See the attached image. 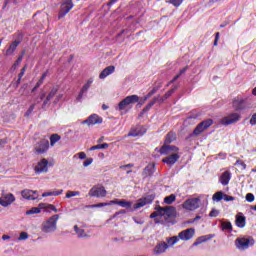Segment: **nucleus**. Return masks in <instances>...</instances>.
Returning <instances> with one entry per match:
<instances>
[{
  "mask_svg": "<svg viewBox=\"0 0 256 256\" xmlns=\"http://www.w3.org/2000/svg\"><path fill=\"white\" fill-rule=\"evenodd\" d=\"M255 245V239L253 237H238L235 240V247L238 248L239 251H247L249 247H253Z\"/></svg>",
  "mask_w": 256,
  "mask_h": 256,
  "instance_id": "f257e3e1",
  "label": "nucleus"
},
{
  "mask_svg": "<svg viewBox=\"0 0 256 256\" xmlns=\"http://www.w3.org/2000/svg\"><path fill=\"white\" fill-rule=\"evenodd\" d=\"M59 221V215H53L48 220L42 223L41 230L43 233H53L57 230V222Z\"/></svg>",
  "mask_w": 256,
  "mask_h": 256,
  "instance_id": "f03ea898",
  "label": "nucleus"
},
{
  "mask_svg": "<svg viewBox=\"0 0 256 256\" xmlns=\"http://www.w3.org/2000/svg\"><path fill=\"white\" fill-rule=\"evenodd\" d=\"M135 103H139V97L135 94L129 95L119 102L118 109L119 111H125V109L135 105Z\"/></svg>",
  "mask_w": 256,
  "mask_h": 256,
  "instance_id": "7ed1b4c3",
  "label": "nucleus"
},
{
  "mask_svg": "<svg viewBox=\"0 0 256 256\" xmlns=\"http://www.w3.org/2000/svg\"><path fill=\"white\" fill-rule=\"evenodd\" d=\"M51 167V163L46 158L40 159L34 166V171L36 175H41V173H47Z\"/></svg>",
  "mask_w": 256,
  "mask_h": 256,
  "instance_id": "20e7f679",
  "label": "nucleus"
},
{
  "mask_svg": "<svg viewBox=\"0 0 256 256\" xmlns=\"http://www.w3.org/2000/svg\"><path fill=\"white\" fill-rule=\"evenodd\" d=\"M182 207L186 211H195L201 207V198H190L182 204Z\"/></svg>",
  "mask_w": 256,
  "mask_h": 256,
  "instance_id": "39448f33",
  "label": "nucleus"
},
{
  "mask_svg": "<svg viewBox=\"0 0 256 256\" xmlns=\"http://www.w3.org/2000/svg\"><path fill=\"white\" fill-rule=\"evenodd\" d=\"M49 151V140H41L34 146V153L36 155H43V153H47Z\"/></svg>",
  "mask_w": 256,
  "mask_h": 256,
  "instance_id": "423d86ee",
  "label": "nucleus"
},
{
  "mask_svg": "<svg viewBox=\"0 0 256 256\" xmlns=\"http://www.w3.org/2000/svg\"><path fill=\"white\" fill-rule=\"evenodd\" d=\"M241 119V114L239 113H231L228 116L220 119V125H233V123H237Z\"/></svg>",
  "mask_w": 256,
  "mask_h": 256,
  "instance_id": "0eeeda50",
  "label": "nucleus"
},
{
  "mask_svg": "<svg viewBox=\"0 0 256 256\" xmlns=\"http://www.w3.org/2000/svg\"><path fill=\"white\" fill-rule=\"evenodd\" d=\"M15 203V195L12 193H2L0 196L1 207H9Z\"/></svg>",
  "mask_w": 256,
  "mask_h": 256,
  "instance_id": "6e6552de",
  "label": "nucleus"
},
{
  "mask_svg": "<svg viewBox=\"0 0 256 256\" xmlns=\"http://www.w3.org/2000/svg\"><path fill=\"white\" fill-rule=\"evenodd\" d=\"M73 9V0H65L61 5L60 13L58 15L59 19H63Z\"/></svg>",
  "mask_w": 256,
  "mask_h": 256,
  "instance_id": "1a4fd4ad",
  "label": "nucleus"
},
{
  "mask_svg": "<svg viewBox=\"0 0 256 256\" xmlns=\"http://www.w3.org/2000/svg\"><path fill=\"white\" fill-rule=\"evenodd\" d=\"M195 235V230L193 228H189L186 230H183L178 234V239L181 241H190V239H193Z\"/></svg>",
  "mask_w": 256,
  "mask_h": 256,
  "instance_id": "9d476101",
  "label": "nucleus"
},
{
  "mask_svg": "<svg viewBox=\"0 0 256 256\" xmlns=\"http://www.w3.org/2000/svg\"><path fill=\"white\" fill-rule=\"evenodd\" d=\"M213 125V120L208 119L202 123H200L195 129H194V135H201L203 131L206 129H209L210 126Z\"/></svg>",
  "mask_w": 256,
  "mask_h": 256,
  "instance_id": "9b49d317",
  "label": "nucleus"
},
{
  "mask_svg": "<svg viewBox=\"0 0 256 256\" xmlns=\"http://www.w3.org/2000/svg\"><path fill=\"white\" fill-rule=\"evenodd\" d=\"M88 195L89 197H107V190L103 187H93Z\"/></svg>",
  "mask_w": 256,
  "mask_h": 256,
  "instance_id": "f8f14e48",
  "label": "nucleus"
},
{
  "mask_svg": "<svg viewBox=\"0 0 256 256\" xmlns=\"http://www.w3.org/2000/svg\"><path fill=\"white\" fill-rule=\"evenodd\" d=\"M21 195L23 199H26L27 201H36V199H39V195L35 190H23Z\"/></svg>",
  "mask_w": 256,
  "mask_h": 256,
  "instance_id": "ddd939ff",
  "label": "nucleus"
},
{
  "mask_svg": "<svg viewBox=\"0 0 256 256\" xmlns=\"http://www.w3.org/2000/svg\"><path fill=\"white\" fill-rule=\"evenodd\" d=\"M169 211H175L173 207H166V208H159L157 212H154L150 215L151 219H155L157 215H167L170 217V215H173V212Z\"/></svg>",
  "mask_w": 256,
  "mask_h": 256,
  "instance_id": "4468645a",
  "label": "nucleus"
},
{
  "mask_svg": "<svg viewBox=\"0 0 256 256\" xmlns=\"http://www.w3.org/2000/svg\"><path fill=\"white\" fill-rule=\"evenodd\" d=\"M84 123H87L89 127L92 125H101L103 123V118L99 117L97 114L91 115Z\"/></svg>",
  "mask_w": 256,
  "mask_h": 256,
  "instance_id": "2eb2a0df",
  "label": "nucleus"
},
{
  "mask_svg": "<svg viewBox=\"0 0 256 256\" xmlns=\"http://www.w3.org/2000/svg\"><path fill=\"white\" fill-rule=\"evenodd\" d=\"M154 197L153 196H147L144 198H141L137 201L136 204H134V209H141V207H145V205L152 203Z\"/></svg>",
  "mask_w": 256,
  "mask_h": 256,
  "instance_id": "dca6fc26",
  "label": "nucleus"
},
{
  "mask_svg": "<svg viewBox=\"0 0 256 256\" xmlns=\"http://www.w3.org/2000/svg\"><path fill=\"white\" fill-rule=\"evenodd\" d=\"M155 151L156 153H160V155H168V153H171V151L175 152L178 151V149L177 147L164 145L160 149L156 148Z\"/></svg>",
  "mask_w": 256,
  "mask_h": 256,
  "instance_id": "f3484780",
  "label": "nucleus"
},
{
  "mask_svg": "<svg viewBox=\"0 0 256 256\" xmlns=\"http://www.w3.org/2000/svg\"><path fill=\"white\" fill-rule=\"evenodd\" d=\"M45 209V203L38 204L37 207H32L31 209L26 211V215H39L41 211Z\"/></svg>",
  "mask_w": 256,
  "mask_h": 256,
  "instance_id": "a211bd4d",
  "label": "nucleus"
},
{
  "mask_svg": "<svg viewBox=\"0 0 256 256\" xmlns=\"http://www.w3.org/2000/svg\"><path fill=\"white\" fill-rule=\"evenodd\" d=\"M115 73V66H108L106 67L99 75V79H105L109 77V75Z\"/></svg>",
  "mask_w": 256,
  "mask_h": 256,
  "instance_id": "6ab92c4d",
  "label": "nucleus"
},
{
  "mask_svg": "<svg viewBox=\"0 0 256 256\" xmlns=\"http://www.w3.org/2000/svg\"><path fill=\"white\" fill-rule=\"evenodd\" d=\"M91 87V82H87L82 89L80 90V92L78 93L76 100L77 101H81L84 97L85 94L87 93V91H89V88Z\"/></svg>",
  "mask_w": 256,
  "mask_h": 256,
  "instance_id": "aec40b11",
  "label": "nucleus"
},
{
  "mask_svg": "<svg viewBox=\"0 0 256 256\" xmlns=\"http://www.w3.org/2000/svg\"><path fill=\"white\" fill-rule=\"evenodd\" d=\"M163 163H166V165H175L177 161H179V156L177 154H172L166 158H164Z\"/></svg>",
  "mask_w": 256,
  "mask_h": 256,
  "instance_id": "412c9836",
  "label": "nucleus"
},
{
  "mask_svg": "<svg viewBox=\"0 0 256 256\" xmlns=\"http://www.w3.org/2000/svg\"><path fill=\"white\" fill-rule=\"evenodd\" d=\"M245 221V216H243L242 213L236 215V225L237 227H240V229H243V227H245Z\"/></svg>",
  "mask_w": 256,
  "mask_h": 256,
  "instance_id": "4be33fe9",
  "label": "nucleus"
},
{
  "mask_svg": "<svg viewBox=\"0 0 256 256\" xmlns=\"http://www.w3.org/2000/svg\"><path fill=\"white\" fill-rule=\"evenodd\" d=\"M74 231L76 235L82 239H84L85 237H89V235L85 232V230L80 228L78 225L74 226Z\"/></svg>",
  "mask_w": 256,
  "mask_h": 256,
  "instance_id": "5701e85b",
  "label": "nucleus"
},
{
  "mask_svg": "<svg viewBox=\"0 0 256 256\" xmlns=\"http://www.w3.org/2000/svg\"><path fill=\"white\" fill-rule=\"evenodd\" d=\"M229 181H231V174L229 172H224L220 177V183L229 185Z\"/></svg>",
  "mask_w": 256,
  "mask_h": 256,
  "instance_id": "b1692460",
  "label": "nucleus"
},
{
  "mask_svg": "<svg viewBox=\"0 0 256 256\" xmlns=\"http://www.w3.org/2000/svg\"><path fill=\"white\" fill-rule=\"evenodd\" d=\"M146 131L147 130H145V128L139 126V127L136 128V132H131L129 134V137H137L139 135H145Z\"/></svg>",
  "mask_w": 256,
  "mask_h": 256,
  "instance_id": "393cba45",
  "label": "nucleus"
},
{
  "mask_svg": "<svg viewBox=\"0 0 256 256\" xmlns=\"http://www.w3.org/2000/svg\"><path fill=\"white\" fill-rule=\"evenodd\" d=\"M224 197H225V194L221 191H218V192L213 194L212 201H216L217 203H219V201L224 199Z\"/></svg>",
  "mask_w": 256,
  "mask_h": 256,
  "instance_id": "a878e982",
  "label": "nucleus"
},
{
  "mask_svg": "<svg viewBox=\"0 0 256 256\" xmlns=\"http://www.w3.org/2000/svg\"><path fill=\"white\" fill-rule=\"evenodd\" d=\"M19 45V43L17 42H13L10 47L7 49L6 51V55H13V53H15V49H17V46Z\"/></svg>",
  "mask_w": 256,
  "mask_h": 256,
  "instance_id": "bb28decb",
  "label": "nucleus"
},
{
  "mask_svg": "<svg viewBox=\"0 0 256 256\" xmlns=\"http://www.w3.org/2000/svg\"><path fill=\"white\" fill-rule=\"evenodd\" d=\"M118 205H120V207H124L125 209H131L133 203L127 200H119Z\"/></svg>",
  "mask_w": 256,
  "mask_h": 256,
  "instance_id": "cd10ccee",
  "label": "nucleus"
},
{
  "mask_svg": "<svg viewBox=\"0 0 256 256\" xmlns=\"http://www.w3.org/2000/svg\"><path fill=\"white\" fill-rule=\"evenodd\" d=\"M157 249H158V253H165V251L169 249V245L163 242L158 245Z\"/></svg>",
  "mask_w": 256,
  "mask_h": 256,
  "instance_id": "c85d7f7f",
  "label": "nucleus"
},
{
  "mask_svg": "<svg viewBox=\"0 0 256 256\" xmlns=\"http://www.w3.org/2000/svg\"><path fill=\"white\" fill-rule=\"evenodd\" d=\"M61 139V136L58 135V134H53L51 137H50V145L51 147L55 146V143H57V141H59Z\"/></svg>",
  "mask_w": 256,
  "mask_h": 256,
  "instance_id": "c756f323",
  "label": "nucleus"
},
{
  "mask_svg": "<svg viewBox=\"0 0 256 256\" xmlns=\"http://www.w3.org/2000/svg\"><path fill=\"white\" fill-rule=\"evenodd\" d=\"M175 199V194H171L170 196L164 198V203H166V205H171V203H173Z\"/></svg>",
  "mask_w": 256,
  "mask_h": 256,
  "instance_id": "7c9ffc66",
  "label": "nucleus"
},
{
  "mask_svg": "<svg viewBox=\"0 0 256 256\" xmlns=\"http://www.w3.org/2000/svg\"><path fill=\"white\" fill-rule=\"evenodd\" d=\"M61 193H63V190L60 192H45L42 194V197H57V195H61Z\"/></svg>",
  "mask_w": 256,
  "mask_h": 256,
  "instance_id": "2f4dec72",
  "label": "nucleus"
},
{
  "mask_svg": "<svg viewBox=\"0 0 256 256\" xmlns=\"http://www.w3.org/2000/svg\"><path fill=\"white\" fill-rule=\"evenodd\" d=\"M179 239H180V238L177 237V236H174V237L168 239V245H169L170 247H173V245H175L176 243L179 242Z\"/></svg>",
  "mask_w": 256,
  "mask_h": 256,
  "instance_id": "473e14b6",
  "label": "nucleus"
},
{
  "mask_svg": "<svg viewBox=\"0 0 256 256\" xmlns=\"http://www.w3.org/2000/svg\"><path fill=\"white\" fill-rule=\"evenodd\" d=\"M80 193L77 191H68L66 193V199H71V197H79Z\"/></svg>",
  "mask_w": 256,
  "mask_h": 256,
  "instance_id": "72a5a7b5",
  "label": "nucleus"
},
{
  "mask_svg": "<svg viewBox=\"0 0 256 256\" xmlns=\"http://www.w3.org/2000/svg\"><path fill=\"white\" fill-rule=\"evenodd\" d=\"M29 239V234L27 232H21L18 241H27Z\"/></svg>",
  "mask_w": 256,
  "mask_h": 256,
  "instance_id": "f704fd0d",
  "label": "nucleus"
},
{
  "mask_svg": "<svg viewBox=\"0 0 256 256\" xmlns=\"http://www.w3.org/2000/svg\"><path fill=\"white\" fill-rule=\"evenodd\" d=\"M222 229L233 231V225H231V222H222Z\"/></svg>",
  "mask_w": 256,
  "mask_h": 256,
  "instance_id": "c9c22d12",
  "label": "nucleus"
},
{
  "mask_svg": "<svg viewBox=\"0 0 256 256\" xmlns=\"http://www.w3.org/2000/svg\"><path fill=\"white\" fill-rule=\"evenodd\" d=\"M167 3H170L174 7H181L183 0H169V1H167Z\"/></svg>",
  "mask_w": 256,
  "mask_h": 256,
  "instance_id": "e433bc0d",
  "label": "nucleus"
},
{
  "mask_svg": "<svg viewBox=\"0 0 256 256\" xmlns=\"http://www.w3.org/2000/svg\"><path fill=\"white\" fill-rule=\"evenodd\" d=\"M45 209H50V211H53L54 213H59V209H57L53 204L45 203Z\"/></svg>",
  "mask_w": 256,
  "mask_h": 256,
  "instance_id": "4c0bfd02",
  "label": "nucleus"
},
{
  "mask_svg": "<svg viewBox=\"0 0 256 256\" xmlns=\"http://www.w3.org/2000/svg\"><path fill=\"white\" fill-rule=\"evenodd\" d=\"M239 103H243V99H237L233 101V107H235L237 111H241V107H239Z\"/></svg>",
  "mask_w": 256,
  "mask_h": 256,
  "instance_id": "58836bf2",
  "label": "nucleus"
},
{
  "mask_svg": "<svg viewBox=\"0 0 256 256\" xmlns=\"http://www.w3.org/2000/svg\"><path fill=\"white\" fill-rule=\"evenodd\" d=\"M25 71H27V66H24L20 73L18 74V83H21V79H23V75H25Z\"/></svg>",
  "mask_w": 256,
  "mask_h": 256,
  "instance_id": "ea45409f",
  "label": "nucleus"
},
{
  "mask_svg": "<svg viewBox=\"0 0 256 256\" xmlns=\"http://www.w3.org/2000/svg\"><path fill=\"white\" fill-rule=\"evenodd\" d=\"M246 201H248V203H253L255 201V196L252 193L246 194Z\"/></svg>",
  "mask_w": 256,
  "mask_h": 256,
  "instance_id": "a19ab883",
  "label": "nucleus"
},
{
  "mask_svg": "<svg viewBox=\"0 0 256 256\" xmlns=\"http://www.w3.org/2000/svg\"><path fill=\"white\" fill-rule=\"evenodd\" d=\"M185 71H187V68H183L182 70H180V72L172 79V83H175V81H177V79H179V77H181V75L185 73Z\"/></svg>",
  "mask_w": 256,
  "mask_h": 256,
  "instance_id": "79ce46f5",
  "label": "nucleus"
},
{
  "mask_svg": "<svg viewBox=\"0 0 256 256\" xmlns=\"http://www.w3.org/2000/svg\"><path fill=\"white\" fill-rule=\"evenodd\" d=\"M93 163V158H86V160L83 163L84 167H89Z\"/></svg>",
  "mask_w": 256,
  "mask_h": 256,
  "instance_id": "37998d69",
  "label": "nucleus"
},
{
  "mask_svg": "<svg viewBox=\"0 0 256 256\" xmlns=\"http://www.w3.org/2000/svg\"><path fill=\"white\" fill-rule=\"evenodd\" d=\"M219 210L217 209H212L210 212V217H219Z\"/></svg>",
  "mask_w": 256,
  "mask_h": 256,
  "instance_id": "c03bdc74",
  "label": "nucleus"
},
{
  "mask_svg": "<svg viewBox=\"0 0 256 256\" xmlns=\"http://www.w3.org/2000/svg\"><path fill=\"white\" fill-rule=\"evenodd\" d=\"M224 201H235V198L233 196L224 194Z\"/></svg>",
  "mask_w": 256,
  "mask_h": 256,
  "instance_id": "a18cd8bd",
  "label": "nucleus"
},
{
  "mask_svg": "<svg viewBox=\"0 0 256 256\" xmlns=\"http://www.w3.org/2000/svg\"><path fill=\"white\" fill-rule=\"evenodd\" d=\"M250 125H256V113L252 115L250 119Z\"/></svg>",
  "mask_w": 256,
  "mask_h": 256,
  "instance_id": "49530a36",
  "label": "nucleus"
},
{
  "mask_svg": "<svg viewBox=\"0 0 256 256\" xmlns=\"http://www.w3.org/2000/svg\"><path fill=\"white\" fill-rule=\"evenodd\" d=\"M77 156L79 159H87V154H85V152H79Z\"/></svg>",
  "mask_w": 256,
  "mask_h": 256,
  "instance_id": "de8ad7c7",
  "label": "nucleus"
},
{
  "mask_svg": "<svg viewBox=\"0 0 256 256\" xmlns=\"http://www.w3.org/2000/svg\"><path fill=\"white\" fill-rule=\"evenodd\" d=\"M171 95H173V90L168 91V92L164 95L162 101H164V100L167 99L168 97H171Z\"/></svg>",
  "mask_w": 256,
  "mask_h": 256,
  "instance_id": "09e8293b",
  "label": "nucleus"
},
{
  "mask_svg": "<svg viewBox=\"0 0 256 256\" xmlns=\"http://www.w3.org/2000/svg\"><path fill=\"white\" fill-rule=\"evenodd\" d=\"M107 205H109L108 203H99V204H96V205H92V208H95V207H107Z\"/></svg>",
  "mask_w": 256,
  "mask_h": 256,
  "instance_id": "8fccbe9b",
  "label": "nucleus"
},
{
  "mask_svg": "<svg viewBox=\"0 0 256 256\" xmlns=\"http://www.w3.org/2000/svg\"><path fill=\"white\" fill-rule=\"evenodd\" d=\"M47 77V72H44L41 76V78L38 81H41V85H43V81H45V78Z\"/></svg>",
  "mask_w": 256,
  "mask_h": 256,
  "instance_id": "3c124183",
  "label": "nucleus"
},
{
  "mask_svg": "<svg viewBox=\"0 0 256 256\" xmlns=\"http://www.w3.org/2000/svg\"><path fill=\"white\" fill-rule=\"evenodd\" d=\"M39 87H41V81H38L35 85V87L32 89V93L37 91V89H39Z\"/></svg>",
  "mask_w": 256,
  "mask_h": 256,
  "instance_id": "603ef678",
  "label": "nucleus"
},
{
  "mask_svg": "<svg viewBox=\"0 0 256 256\" xmlns=\"http://www.w3.org/2000/svg\"><path fill=\"white\" fill-rule=\"evenodd\" d=\"M108 205H119V200L115 199V200L109 201Z\"/></svg>",
  "mask_w": 256,
  "mask_h": 256,
  "instance_id": "864d4df0",
  "label": "nucleus"
},
{
  "mask_svg": "<svg viewBox=\"0 0 256 256\" xmlns=\"http://www.w3.org/2000/svg\"><path fill=\"white\" fill-rule=\"evenodd\" d=\"M236 165H241L242 169H246L247 165H245V163L241 162V161H237Z\"/></svg>",
  "mask_w": 256,
  "mask_h": 256,
  "instance_id": "5fc2aeb1",
  "label": "nucleus"
},
{
  "mask_svg": "<svg viewBox=\"0 0 256 256\" xmlns=\"http://www.w3.org/2000/svg\"><path fill=\"white\" fill-rule=\"evenodd\" d=\"M97 149H101L100 144L95 145V146H92V147L90 148V151H95V150H97Z\"/></svg>",
  "mask_w": 256,
  "mask_h": 256,
  "instance_id": "6e6d98bb",
  "label": "nucleus"
},
{
  "mask_svg": "<svg viewBox=\"0 0 256 256\" xmlns=\"http://www.w3.org/2000/svg\"><path fill=\"white\" fill-rule=\"evenodd\" d=\"M108 148H109V144L107 143L100 144V149H108Z\"/></svg>",
  "mask_w": 256,
  "mask_h": 256,
  "instance_id": "4d7b16f0",
  "label": "nucleus"
},
{
  "mask_svg": "<svg viewBox=\"0 0 256 256\" xmlns=\"http://www.w3.org/2000/svg\"><path fill=\"white\" fill-rule=\"evenodd\" d=\"M17 67H19V64H17V62H15L13 64V66L11 67V71H16L17 70Z\"/></svg>",
  "mask_w": 256,
  "mask_h": 256,
  "instance_id": "13d9d810",
  "label": "nucleus"
},
{
  "mask_svg": "<svg viewBox=\"0 0 256 256\" xmlns=\"http://www.w3.org/2000/svg\"><path fill=\"white\" fill-rule=\"evenodd\" d=\"M2 239H3V241H9V239H11V236H9V235H3V236H2Z\"/></svg>",
  "mask_w": 256,
  "mask_h": 256,
  "instance_id": "bf43d9fd",
  "label": "nucleus"
},
{
  "mask_svg": "<svg viewBox=\"0 0 256 256\" xmlns=\"http://www.w3.org/2000/svg\"><path fill=\"white\" fill-rule=\"evenodd\" d=\"M21 61H23V57H19L16 61L17 65H21Z\"/></svg>",
  "mask_w": 256,
  "mask_h": 256,
  "instance_id": "052dcab7",
  "label": "nucleus"
},
{
  "mask_svg": "<svg viewBox=\"0 0 256 256\" xmlns=\"http://www.w3.org/2000/svg\"><path fill=\"white\" fill-rule=\"evenodd\" d=\"M171 135H172V137H175L173 134H168V137H167V143H171V140L169 139V137H171Z\"/></svg>",
  "mask_w": 256,
  "mask_h": 256,
  "instance_id": "680f3d73",
  "label": "nucleus"
},
{
  "mask_svg": "<svg viewBox=\"0 0 256 256\" xmlns=\"http://www.w3.org/2000/svg\"><path fill=\"white\" fill-rule=\"evenodd\" d=\"M102 109H103L104 111H107V109H109V106L103 104V105H102Z\"/></svg>",
  "mask_w": 256,
  "mask_h": 256,
  "instance_id": "e2e57ef3",
  "label": "nucleus"
},
{
  "mask_svg": "<svg viewBox=\"0 0 256 256\" xmlns=\"http://www.w3.org/2000/svg\"><path fill=\"white\" fill-rule=\"evenodd\" d=\"M215 41H219V33H216Z\"/></svg>",
  "mask_w": 256,
  "mask_h": 256,
  "instance_id": "0e129e2a",
  "label": "nucleus"
},
{
  "mask_svg": "<svg viewBox=\"0 0 256 256\" xmlns=\"http://www.w3.org/2000/svg\"><path fill=\"white\" fill-rule=\"evenodd\" d=\"M252 94L256 96V87L252 90Z\"/></svg>",
  "mask_w": 256,
  "mask_h": 256,
  "instance_id": "69168bd1",
  "label": "nucleus"
},
{
  "mask_svg": "<svg viewBox=\"0 0 256 256\" xmlns=\"http://www.w3.org/2000/svg\"><path fill=\"white\" fill-rule=\"evenodd\" d=\"M207 199H209V196H205V204L207 205V203H208V200Z\"/></svg>",
  "mask_w": 256,
  "mask_h": 256,
  "instance_id": "338daca9",
  "label": "nucleus"
},
{
  "mask_svg": "<svg viewBox=\"0 0 256 256\" xmlns=\"http://www.w3.org/2000/svg\"><path fill=\"white\" fill-rule=\"evenodd\" d=\"M218 42H219V41H217V40L214 41L215 47H217V43H218Z\"/></svg>",
  "mask_w": 256,
  "mask_h": 256,
  "instance_id": "774afa93",
  "label": "nucleus"
}]
</instances>
